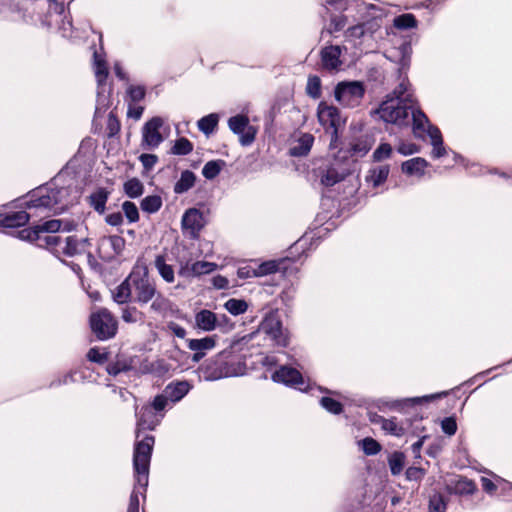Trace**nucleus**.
I'll return each mask as SVG.
<instances>
[{"label": "nucleus", "mask_w": 512, "mask_h": 512, "mask_svg": "<svg viewBox=\"0 0 512 512\" xmlns=\"http://www.w3.org/2000/svg\"><path fill=\"white\" fill-rule=\"evenodd\" d=\"M38 242H44V244L47 247L56 248L57 251H61V247H63V244H64V239H62L60 236L54 235V234H50V235L42 234V239L39 240Z\"/></svg>", "instance_id": "nucleus-51"}, {"label": "nucleus", "mask_w": 512, "mask_h": 512, "mask_svg": "<svg viewBox=\"0 0 512 512\" xmlns=\"http://www.w3.org/2000/svg\"><path fill=\"white\" fill-rule=\"evenodd\" d=\"M87 245L88 239L86 238L77 239L75 236H68L64 239L61 251L68 256H74L85 252Z\"/></svg>", "instance_id": "nucleus-23"}, {"label": "nucleus", "mask_w": 512, "mask_h": 512, "mask_svg": "<svg viewBox=\"0 0 512 512\" xmlns=\"http://www.w3.org/2000/svg\"><path fill=\"white\" fill-rule=\"evenodd\" d=\"M365 91L361 81H341L334 88V97L341 106L356 108L361 104Z\"/></svg>", "instance_id": "nucleus-6"}, {"label": "nucleus", "mask_w": 512, "mask_h": 512, "mask_svg": "<svg viewBox=\"0 0 512 512\" xmlns=\"http://www.w3.org/2000/svg\"><path fill=\"white\" fill-rule=\"evenodd\" d=\"M182 229L191 237L197 238L205 225L203 214L196 208L188 209L182 217Z\"/></svg>", "instance_id": "nucleus-15"}, {"label": "nucleus", "mask_w": 512, "mask_h": 512, "mask_svg": "<svg viewBox=\"0 0 512 512\" xmlns=\"http://www.w3.org/2000/svg\"><path fill=\"white\" fill-rule=\"evenodd\" d=\"M428 136L433 146L432 156L435 158L442 157L446 154V149L443 146V139L440 130L437 127H429Z\"/></svg>", "instance_id": "nucleus-29"}, {"label": "nucleus", "mask_w": 512, "mask_h": 512, "mask_svg": "<svg viewBox=\"0 0 512 512\" xmlns=\"http://www.w3.org/2000/svg\"><path fill=\"white\" fill-rule=\"evenodd\" d=\"M259 330L268 336L277 346L288 345V332L283 328L279 316L276 313H269L260 324Z\"/></svg>", "instance_id": "nucleus-10"}, {"label": "nucleus", "mask_w": 512, "mask_h": 512, "mask_svg": "<svg viewBox=\"0 0 512 512\" xmlns=\"http://www.w3.org/2000/svg\"><path fill=\"white\" fill-rule=\"evenodd\" d=\"M109 192L104 188H98L89 196V203L99 213H104Z\"/></svg>", "instance_id": "nucleus-31"}, {"label": "nucleus", "mask_w": 512, "mask_h": 512, "mask_svg": "<svg viewBox=\"0 0 512 512\" xmlns=\"http://www.w3.org/2000/svg\"><path fill=\"white\" fill-rule=\"evenodd\" d=\"M155 267L159 275L167 283L174 282V269L171 265L167 264L163 255H157L154 261Z\"/></svg>", "instance_id": "nucleus-32"}, {"label": "nucleus", "mask_w": 512, "mask_h": 512, "mask_svg": "<svg viewBox=\"0 0 512 512\" xmlns=\"http://www.w3.org/2000/svg\"><path fill=\"white\" fill-rule=\"evenodd\" d=\"M87 358L95 363H104L107 360V354L98 348H91L87 353Z\"/></svg>", "instance_id": "nucleus-57"}, {"label": "nucleus", "mask_w": 512, "mask_h": 512, "mask_svg": "<svg viewBox=\"0 0 512 512\" xmlns=\"http://www.w3.org/2000/svg\"><path fill=\"white\" fill-rule=\"evenodd\" d=\"M138 491H136V488L132 492L130 496L129 506L127 509V512H139V498H138Z\"/></svg>", "instance_id": "nucleus-64"}, {"label": "nucleus", "mask_w": 512, "mask_h": 512, "mask_svg": "<svg viewBox=\"0 0 512 512\" xmlns=\"http://www.w3.org/2000/svg\"><path fill=\"white\" fill-rule=\"evenodd\" d=\"M154 445V437L146 436L135 444L133 466L137 485L144 488L148 484L149 465Z\"/></svg>", "instance_id": "nucleus-4"}, {"label": "nucleus", "mask_w": 512, "mask_h": 512, "mask_svg": "<svg viewBox=\"0 0 512 512\" xmlns=\"http://www.w3.org/2000/svg\"><path fill=\"white\" fill-rule=\"evenodd\" d=\"M94 62H95V75L99 85H102L108 75L107 67L105 62L99 58L97 53H94Z\"/></svg>", "instance_id": "nucleus-44"}, {"label": "nucleus", "mask_w": 512, "mask_h": 512, "mask_svg": "<svg viewBox=\"0 0 512 512\" xmlns=\"http://www.w3.org/2000/svg\"><path fill=\"white\" fill-rule=\"evenodd\" d=\"M306 92L310 97L314 99H317L321 96V81L319 77L310 76L308 78Z\"/></svg>", "instance_id": "nucleus-43"}, {"label": "nucleus", "mask_w": 512, "mask_h": 512, "mask_svg": "<svg viewBox=\"0 0 512 512\" xmlns=\"http://www.w3.org/2000/svg\"><path fill=\"white\" fill-rule=\"evenodd\" d=\"M412 108L413 104L403 103L399 99L387 97L376 113L387 123L403 126L409 123L410 109Z\"/></svg>", "instance_id": "nucleus-5"}, {"label": "nucleus", "mask_w": 512, "mask_h": 512, "mask_svg": "<svg viewBox=\"0 0 512 512\" xmlns=\"http://www.w3.org/2000/svg\"><path fill=\"white\" fill-rule=\"evenodd\" d=\"M113 299L118 304H125L133 301V288L130 275L113 291Z\"/></svg>", "instance_id": "nucleus-25"}, {"label": "nucleus", "mask_w": 512, "mask_h": 512, "mask_svg": "<svg viewBox=\"0 0 512 512\" xmlns=\"http://www.w3.org/2000/svg\"><path fill=\"white\" fill-rule=\"evenodd\" d=\"M314 143V137L312 134L304 133L298 139H296L290 148V154L296 157L306 156Z\"/></svg>", "instance_id": "nucleus-22"}, {"label": "nucleus", "mask_w": 512, "mask_h": 512, "mask_svg": "<svg viewBox=\"0 0 512 512\" xmlns=\"http://www.w3.org/2000/svg\"><path fill=\"white\" fill-rule=\"evenodd\" d=\"M121 318L126 323H136L143 319V313L136 307L127 306L122 309Z\"/></svg>", "instance_id": "nucleus-41"}, {"label": "nucleus", "mask_w": 512, "mask_h": 512, "mask_svg": "<svg viewBox=\"0 0 512 512\" xmlns=\"http://www.w3.org/2000/svg\"><path fill=\"white\" fill-rule=\"evenodd\" d=\"M192 149L193 145L188 139L180 138L175 142L172 152L175 155H187L192 151Z\"/></svg>", "instance_id": "nucleus-47"}, {"label": "nucleus", "mask_w": 512, "mask_h": 512, "mask_svg": "<svg viewBox=\"0 0 512 512\" xmlns=\"http://www.w3.org/2000/svg\"><path fill=\"white\" fill-rule=\"evenodd\" d=\"M346 25V19L343 16H335L331 20L330 32H337L344 28Z\"/></svg>", "instance_id": "nucleus-63"}, {"label": "nucleus", "mask_w": 512, "mask_h": 512, "mask_svg": "<svg viewBox=\"0 0 512 512\" xmlns=\"http://www.w3.org/2000/svg\"><path fill=\"white\" fill-rule=\"evenodd\" d=\"M190 388L191 386L187 381H180L166 386L164 393L167 395L169 400L177 402L189 392Z\"/></svg>", "instance_id": "nucleus-27"}, {"label": "nucleus", "mask_w": 512, "mask_h": 512, "mask_svg": "<svg viewBox=\"0 0 512 512\" xmlns=\"http://www.w3.org/2000/svg\"><path fill=\"white\" fill-rule=\"evenodd\" d=\"M74 228V224L70 221L53 219L46 221L43 224H38L32 228H25L18 232V237L22 240L30 242L39 241L42 239V234H54L59 231L69 232Z\"/></svg>", "instance_id": "nucleus-7"}, {"label": "nucleus", "mask_w": 512, "mask_h": 512, "mask_svg": "<svg viewBox=\"0 0 512 512\" xmlns=\"http://www.w3.org/2000/svg\"><path fill=\"white\" fill-rule=\"evenodd\" d=\"M441 428L443 432L449 436H452L457 431V423L453 417H447L441 421Z\"/></svg>", "instance_id": "nucleus-55"}, {"label": "nucleus", "mask_w": 512, "mask_h": 512, "mask_svg": "<svg viewBox=\"0 0 512 512\" xmlns=\"http://www.w3.org/2000/svg\"><path fill=\"white\" fill-rule=\"evenodd\" d=\"M272 379L275 382L294 387H298L304 384L301 373L297 369L285 365L281 366L273 373Z\"/></svg>", "instance_id": "nucleus-19"}, {"label": "nucleus", "mask_w": 512, "mask_h": 512, "mask_svg": "<svg viewBox=\"0 0 512 512\" xmlns=\"http://www.w3.org/2000/svg\"><path fill=\"white\" fill-rule=\"evenodd\" d=\"M454 490L458 494H471L475 490V485L472 481L466 478H460L456 482Z\"/></svg>", "instance_id": "nucleus-50"}, {"label": "nucleus", "mask_w": 512, "mask_h": 512, "mask_svg": "<svg viewBox=\"0 0 512 512\" xmlns=\"http://www.w3.org/2000/svg\"><path fill=\"white\" fill-rule=\"evenodd\" d=\"M128 93L133 102H139L145 96V89L142 86H131Z\"/></svg>", "instance_id": "nucleus-59"}, {"label": "nucleus", "mask_w": 512, "mask_h": 512, "mask_svg": "<svg viewBox=\"0 0 512 512\" xmlns=\"http://www.w3.org/2000/svg\"><path fill=\"white\" fill-rule=\"evenodd\" d=\"M141 209L147 213H155L162 206V199L158 195H150L141 201Z\"/></svg>", "instance_id": "nucleus-36"}, {"label": "nucleus", "mask_w": 512, "mask_h": 512, "mask_svg": "<svg viewBox=\"0 0 512 512\" xmlns=\"http://www.w3.org/2000/svg\"><path fill=\"white\" fill-rule=\"evenodd\" d=\"M100 247L111 248L114 254H120L125 247V240L118 235L103 237L100 241Z\"/></svg>", "instance_id": "nucleus-34"}, {"label": "nucleus", "mask_w": 512, "mask_h": 512, "mask_svg": "<svg viewBox=\"0 0 512 512\" xmlns=\"http://www.w3.org/2000/svg\"><path fill=\"white\" fill-rule=\"evenodd\" d=\"M231 350H224L211 359L204 368L207 380H218L243 374L244 368L239 362L230 360Z\"/></svg>", "instance_id": "nucleus-3"}, {"label": "nucleus", "mask_w": 512, "mask_h": 512, "mask_svg": "<svg viewBox=\"0 0 512 512\" xmlns=\"http://www.w3.org/2000/svg\"><path fill=\"white\" fill-rule=\"evenodd\" d=\"M33 213L27 211H16L9 213H0V226L3 227H18L25 225Z\"/></svg>", "instance_id": "nucleus-21"}, {"label": "nucleus", "mask_w": 512, "mask_h": 512, "mask_svg": "<svg viewBox=\"0 0 512 512\" xmlns=\"http://www.w3.org/2000/svg\"><path fill=\"white\" fill-rule=\"evenodd\" d=\"M142 165L146 170H151L158 161V157L154 154H142L139 157Z\"/></svg>", "instance_id": "nucleus-60"}, {"label": "nucleus", "mask_w": 512, "mask_h": 512, "mask_svg": "<svg viewBox=\"0 0 512 512\" xmlns=\"http://www.w3.org/2000/svg\"><path fill=\"white\" fill-rule=\"evenodd\" d=\"M342 48L338 45L326 46L321 50L322 67L328 71H337L341 68Z\"/></svg>", "instance_id": "nucleus-18"}, {"label": "nucleus", "mask_w": 512, "mask_h": 512, "mask_svg": "<svg viewBox=\"0 0 512 512\" xmlns=\"http://www.w3.org/2000/svg\"><path fill=\"white\" fill-rule=\"evenodd\" d=\"M144 186L137 178H131L124 183V192L130 198H136L142 195Z\"/></svg>", "instance_id": "nucleus-35"}, {"label": "nucleus", "mask_w": 512, "mask_h": 512, "mask_svg": "<svg viewBox=\"0 0 512 512\" xmlns=\"http://www.w3.org/2000/svg\"><path fill=\"white\" fill-rule=\"evenodd\" d=\"M133 288V302L143 306L149 302L150 310L156 314H164L170 310V301L157 290L156 282L149 277L148 267L142 259H138L130 273Z\"/></svg>", "instance_id": "nucleus-1"}, {"label": "nucleus", "mask_w": 512, "mask_h": 512, "mask_svg": "<svg viewBox=\"0 0 512 512\" xmlns=\"http://www.w3.org/2000/svg\"><path fill=\"white\" fill-rule=\"evenodd\" d=\"M388 464L393 475H398L402 472L405 464V456L401 452H394L389 456Z\"/></svg>", "instance_id": "nucleus-38"}, {"label": "nucleus", "mask_w": 512, "mask_h": 512, "mask_svg": "<svg viewBox=\"0 0 512 512\" xmlns=\"http://www.w3.org/2000/svg\"><path fill=\"white\" fill-rule=\"evenodd\" d=\"M389 172V165H379L373 167L368 171L365 177L366 182L371 184L373 187H377L386 181Z\"/></svg>", "instance_id": "nucleus-26"}, {"label": "nucleus", "mask_w": 512, "mask_h": 512, "mask_svg": "<svg viewBox=\"0 0 512 512\" xmlns=\"http://www.w3.org/2000/svg\"><path fill=\"white\" fill-rule=\"evenodd\" d=\"M410 84L406 80H402L399 85L395 88L393 93L388 97H393L401 100L403 103L414 104L416 103L413 98V94L409 91Z\"/></svg>", "instance_id": "nucleus-33"}, {"label": "nucleus", "mask_w": 512, "mask_h": 512, "mask_svg": "<svg viewBox=\"0 0 512 512\" xmlns=\"http://www.w3.org/2000/svg\"><path fill=\"white\" fill-rule=\"evenodd\" d=\"M362 450L366 455H375L381 450L380 444L373 438L367 437L361 441Z\"/></svg>", "instance_id": "nucleus-49"}, {"label": "nucleus", "mask_w": 512, "mask_h": 512, "mask_svg": "<svg viewBox=\"0 0 512 512\" xmlns=\"http://www.w3.org/2000/svg\"><path fill=\"white\" fill-rule=\"evenodd\" d=\"M229 128L240 136V143L244 146L250 145L256 136L257 130L249 124L248 117L236 115L228 120Z\"/></svg>", "instance_id": "nucleus-14"}, {"label": "nucleus", "mask_w": 512, "mask_h": 512, "mask_svg": "<svg viewBox=\"0 0 512 512\" xmlns=\"http://www.w3.org/2000/svg\"><path fill=\"white\" fill-rule=\"evenodd\" d=\"M217 336H206L201 339H189L187 342L188 348L192 351L206 352L216 347Z\"/></svg>", "instance_id": "nucleus-28"}, {"label": "nucleus", "mask_w": 512, "mask_h": 512, "mask_svg": "<svg viewBox=\"0 0 512 512\" xmlns=\"http://www.w3.org/2000/svg\"><path fill=\"white\" fill-rule=\"evenodd\" d=\"M278 263L276 261H267L258 266L257 269L253 270L254 277L265 276L268 274L275 273L278 271Z\"/></svg>", "instance_id": "nucleus-45"}, {"label": "nucleus", "mask_w": 512, "mask_h": 512, "mask_svg": "<svg viewBox=\"0 0 512 512\" xmlns=\"http://www.w3.org/2000/svg\"><path fill=\"white\" fill-rule=\"evenodd\" d=\"M317 117L322 126L332 129L331 141L336 139L338 129L345 123L338 108L328 105L326 102H320L317 108Z\"/></svg>", "instance_id": "nucleus-11"}, {"label": "nucleus", "mask_w": 512, "mask_h": 512, "mask_svg": "<svg viewBox=\"0 0 512 512\" xmlns=\"http://www.w3.org/2000/svg\"><path fill=\"white\" fill-rule=\"evenodd\" d=\"M392 154V147L388 143H382L379 147L374 151L373 158L375 161H382L387 159Z\"/></svg>", "instance_id": "nucleus-53"}, {"label": "nucleus", "mask_w": 512, "mask_h": 512, "mask_svg": "<svg viewBox=\"0 0 512 512\" xmlns=\"http://www.w3.org/2000/svg\"><path fill=\"white\" fill-rule=\"evenodd\" d=\"M90 325L92 331L100 340H107L114 337L118 328L117 320L104 308L92 313Z\"/></svg>", "instance_id": "nucleus-8"}, {"label": "nucleus", "mask_w": 512, "mask_h": 512, "mask_svg": "<svg viewBox=\"0 0 512 512\" xmlns=\"http://www.w3.org/2000/svg\"><path fill=\"white\" fill-rule=\"evenodd\" d=\"M224 307L232 315H240L247 311L248 304L245 300L231 298L225 302Z\"/></svg>", "instance_id": "nucleus-37"}, {"label": "nucleus", "mask_w": 512, "mask_h": 512, "mask_svg": "<svg viewBox=\"0 0 512 512\" xmlns=\"http://www.w3.org/2000/svg\"><path fill=\"white\" fill-rule=\"evenodd\" d=\"M137 420V431L136 437H139V432L141 430H153L160 423L163 418V414H158L153 411V408L150 406H144L141 408L139 412L136 413Z\"/></svg>", "instance_id": "nucleus-17"}, {"label": "nucleus", "mask_w": 512, "mask_h": 512, "mask_svg": "<svg viewBox=\"0 0 512 512\" xmlns=\"http://www.w3.org/2000/svg\"><path fill=\"white\" fill-rule=\"evenodd\" d=\"M410 119L413 122V132L418 138H423L425 134L428 135L429 127H434L430 124L427 116L416 107V103L410 109Z\"/></svg>", "instance_id": "nucleus-20"}, {"label": "nucleus", "mask_w": 512, "mask_h": 512, "mask_svg": "<svg viewBox=\"0 0 512 512\" xmlns=\"http://www.w3.org/2000/svg\"><path fill=\"white\" fill-rule=\"evenodd\" d=\"M218 268L213 262L196 261L194 263H180L179 275L183 277H199L201 275L210 274Z\"/></svg>", "instance_id": "nucleus-16"}, {"label": "nucleus", "mask_w": 512, "mask_h": 512, "mask_svg": "<svg viewBox=\"0 0 512 512\" xmlns=\"http://www.w3.org/2000/svg\"><path fill=\"white\" fill-rule=\"evenodd\" d=\"M168 400L169 398L165 393L162 395H157L154 398L152 404L149 406L153 408V411H155L158 414H161V412L165 409Z\"/></svg>", "instance_id": "nucleus-56"}, {"label": "nucleus", "mask_w": 512, "mask_h": 512, "mask_svg": "<svg viewBox=\"0 0 512 512\" xmlns=\"http://www.w3.org/2000/svg\"><path fill=\"white\" fill-rule=\"evenodd\" d=\"M436 396H424V397H416V398H408V399H404V400H401V401H394L391 403L390 407L391 408H398L399 406H401L402 404H406V403H412V404H416V403H421L423 401H427L431 398H435Z\"/></svg>", "instance_id": "nucleus-61"}, {"label": "nucleus", "mask_w": 512, "mask_h": 512, "mask_svg": "<svg viewBox=\"0 0 512 512\" xmlns=\"http://www.w3.org/2000/svg\"><path fill=\"white\" fill-rule=\"evenodd\" d=\"M218 124V115L209 114L198 121L199 129L205 134H210Z\"/></svg>", "instance_id": "nucleus-40"}, {"label": "nucleus", "mask_w": 512, "mask_h": 512, "mask_svg": "<svg viewBox=\"0 0 512 512\" xmlns=\"http://www.w3.org/2000/svg\"><path fill=\"white\" fill-rule=\"evenodd\" d=\"M321 405L333 414H339L342 411L341 403L329 397H323L321 399Z\"/></svg>", "instance_id": "nucleus-54"}, {"label": "nucleus", "mask_w": 512, "mask_h": 512, "mask_svg": "<svg viewBox=\"0 0 512 512\" xmlns=\"http://www.w3.org/2000/svg\"><path fill=\"white\" fill-rule=\"evenodd\" d=\"M122 210L126 216V218L129 220V222H136L139 219V212L137 206L130 201H125L122 204Z\"/></svg>", "instance_id": "nucleus-52"}, {"label": "nucleus", "mask_w": 512, "mask_h": 512, "mask_svg": "<svg viewBox=\"0 0 512 512\" xmlns=\"http://www.w3.org/2000/svg\"><path fill=\"white\" fill-rule=\"evenodd\" d=\"M196 181L195 174L190 170H185L181 173L180 179L174 185V192L182 194L191 189Z\"/></svg>", "instance_id": "nucleus-30"}, {"label": "nucleus", "mask_w": 512, "mask_h": 512, "mask_svg": "<svg viewBox=\"0 0 512 512\" xmlns=\"http://www.w3.org/2000/svg\"><path fill=\"white\" fill-rule=\"evenodd\" d=\"M430 512H445L446 502L443 496L439 493H435L430 497L429 501Z\"/></svg>", "instance_id": "nucleus-48"}, {"label": "nucleus", "mask_w": 512, "mask_h": 512, "mask_svg": "<svg viewBox=\"0 0 512 512\" xmlns=\"http://www.w3.org/2000/svg\"><path fill=\"white\" fill-rule=\"evenodd\" d=\"M164 121L160 117H153L143 127L141 146L145 150H154L164 140L161 133Z\"/></svg>", "instance_id": "nucleus-13"}, {"label": "nucleus", "mask_w": 512, "mask_h": 512, "mask_svg": "<svg viewBox=\"0 0 512 512\" xmlns=\"http://www.w3.org/2000/svg\"><path fill=\"white\" fill-rule=\"evenodd\" d=\"M428 167V162L421 157L409 159L402 163L403 173L410 176L421 177L424 175L425 169Z\"/></svg>", "instance_id": "nucleus-24"}, {"label": "nucleus", "mask_w": 512, "mask_h": 512, "mask_svg": "<svg viewBox=\"0 0 512 512\" xmlns=\"http://www.w3.org/2000/svg\"><path fill=\"white\" fill-rule=\"evenodd\" d=\"M224 165L225 162L222 160L209 161L204 165L202 174L206 179H214L220 173Z\"/></svg>", "instance_id": "nucleus-39"}, {"label": "nucleus", "mask_w": 512, "mask_h": 512, "mask_svg": "<svg viewBox=\"0 0 512 512\" xmlns=\"http://www.w3.org/2000/svg\"><path fill=\"white\" fill-rule=\"evenodd\" d=\"M350 172V163L344 158L336 157L325 168L320 169L319 177L322 185L331 187L344 180Z\"/></svg>", "instance_id": "nucleus-9"}, {"label": "nucleus", "mask_w": 512, "mask_h": 512, "mask_svg": "<svg viewBox=\"0 0 512 512\" xmlns=\"http://www.w3.org/2000/svg\"><path fill=\"white\" fill-rule=\"evenodd\" d=\"M381 426H382L383 430L390 433L391 435H394V436L403 435V432H404L403 428L398 425V423L396 422V420L394 418H392V419L381 418Z\"/></svg>", "instance_id": "nucleus-46"}, {"label": "nucleus", "mask_w": 512, "mask_h": 512, "mask_svg": "<svg viewBox=\"0 0 512 512\" xmlns=\"http://www.w3.org/2000/svg\"><path fill=\"white\" fill-rule=\"evenodd\" d=\"M424 476V470L418 467H410L406 470V478L410 481L420 480Z\"/></svg>", "instance_id": "nucleus-62"}, {"label": "nucleus", "mask_w": 512, "mask_h": 512, "mask_svg": "<svg viewBox=\"0 0 512 512\" xmlns=\"http://www.w3.org/2000/svg\"><path fill=\"white\" fill-rule=\"evenodd\" d=\"M398 152L402 155H412V154H415V153H418L420 148L418 145L414 144V143H400L398 148H397Z\"/></svg>", "instance_id": "nucleus-58"}, {"label": "nucleus", "mask_w": 512, "mask_h": 512, "mask_svg": "<svg viewBox=\"0 0 512 512\" xmlns=\"http://www.w3.org/2000/svg\"><path fill=\"white\" fill-rule=\"evenodd\" d=\"M228 325L229 318L225 314H216L208 309H202L195 314V326L204 332L224 330Z\"/></svg>", "instance_id": "nucleus-12"}, {"label": "nucleus", "mask_w": 512, "mask_h": 512, "mask_svg": "<svg viewBox=\"0 0 512 512\" xmlns=\"http://www.w3.org/2000/svg\"><path fill=\"white\" fill-rule=\"evenodd\" d=\"M417 20L413 14H403L394 19V26L398 29L414 28Z\"/></svg>", "instance_id": "nucleus-42"}, {"label": "nucleus", "mask_w": 512, "mask_h": 512, "mask_svg": "<svg viewBox=\"0 0 512 512\" xmlns=\"http://www.w3.org/2000/svg\"><path fill=\"white\" fill-rule=\"evenodd\" d=\"M69 196V188L42 186L29 194V198L24 205L27 210L33 213V216H39L41 212L45 211L58 214L63 212L72 203Z\"/></svg>", "instance_id": "nucleus-2"}]
</instances>
